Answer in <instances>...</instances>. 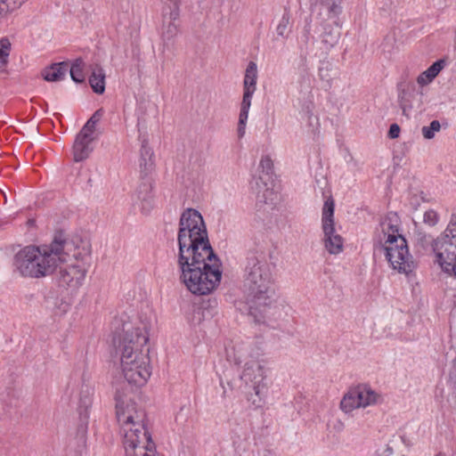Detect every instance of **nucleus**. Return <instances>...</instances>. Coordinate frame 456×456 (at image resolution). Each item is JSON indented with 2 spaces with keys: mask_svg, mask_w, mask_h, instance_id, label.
<instances>
[{
  "mask_svg": "<svg viewBox=\"0 0 456 456\" xmlns=\"http://www.w3.org/2000/svg\"><path fill=\"white\" fill-rule=\"evenodd\" d=\"M88 254L87 239L79 235L65 238L57 233L51 243L28 245L13 257L14 270L22 277L40 279L52 275L67 255L82 257Z\"/></svg>",
  "mask_w": 456,
  "mask_h": 456,
  "instance_id": "nucleus-1",
  "label": "nucleus"
},
{
  "mask_svg": "<svg viewBox=\"0 0 456 456\" xmlns=\"http://www.w3.org/2000/svg\"><path fill=\"white\" fill-rule=\"evenodd\" d=\"M128 390L116 388L117 419L123 434L126 456H159L145 429V413L128 398Z\"/></svg>",
  "mask_w": 456,
  "mask_h": 456,
  "instance_id": "nucleus-2",
  "label": "nucleus"
},
{
  "mask_svg": "<svg viewBox=\"0 0 456 456\" xmlns=\"http://www.w3.org/2000/svg\"><path fill=\"white\" fill-rule=\"evenodd\" d=\"M148 335L144 328L124 329L118 340H114L119 353L120 369L126 381L132 386L142 387L151 377Z\"/></svg>",
  "mask_w": 456,
  "mask_h": 456,
  "instance_id": "nucleus-3",
  "label": "nucleus"
},
{
  "mask_svg": "<svg viewBox=\"0 0 456 456\" xmlns=\"http://www.w3.org/2000/svg\"><path fill=\"white\" fill-rule=\"evenodd\" d=\"M244 287L250 297L249 314L256 322H265L271 314L275 293L272 271L266 261L254 255L247 257Z\"/></svg>",
  "mask_w": 456,
  "mask_h": 456,
  "instance_id": "nucleus-4",
  "label": "nucleus"
},
{
  "mask_svg": "<svg viewBox=\"0 0 456 456\" xmlns=\"http://www.w3.org/2000/svg\"><path fill=\"white\" fill-rule=\"evenodd\" d=\"M177 261L215 256L203 217L195 209L185 210L180 218Z\"/></svg>",
  "mask_w": 456,
  "mask_h": 456,
  "instance_id": "nucleus-5",
  "label": "nucleus"
},
{
  "mask_svg": "<svg viewBox=\"0 0 456 456\" xmlns=\"http://www.w3.org/2000/svg\"><path fill=\"white\" fill-rule=\"evenodd\" d=\"M399 226L400 218L397 214L389 213L380 222L377 239L391 267L408 275L415 269L416 264L409 252L406 240L399 233Z\"/></svg>",
  "mask_w": 456,
  "mask_h": 456,
  "instance_id": "nucleus-6",
  "label": "nucleus"
},
{
  "mask_svg": "<svg viewBox=\"0 0 456 456\" xmlns=\"http://www.w3.org/2000/svg\"><path fill=\"white\" fill-rule=\"evenodd\" d=\"M180 281L192 294L207 295L220 283L222 272L217 256L177 261Z\"/></svg>",
  "mask_w": 456,
  "mask_h": 456,
  "instance_id": "nucleus-7",
  "label": "nucleus"
},
{
  "mask_svg": "<svg viewBox=\"0 0 456 456\" xmlns=\"http://www.w3.org/2000/svg\"><path fill=\"white\" fill-rule=\"evenodd\" d=\"M443 271L456 276V216H452L445 231L432 244Z\"/></svg>",
  "mask_w": 456,
  "mask_h": 456,
  "instance_id": "nucleus-8",
  "label": "nucleus"
},
{
  "mask_svg": "<svg viewBox=\"0 0 456 456\" xmlns=\"http://www.w3.org/2000/svg\"><path fill=\"white\" fill-rule=\"evenodd\" d=\"M88 254L82 257H76L73 255H67L64 260L60 261V265L66 263L67 265L60 267L59 281L61 286L69 288L72 290L77 289L86 279L88 272L89 264L87 258L91 254V244L87 240Z\"/></svg>",
  "mask_w": 456,
  "mask_h": 456,
  "instance_id": "nucleus-9",
  "label": "nucleus"
},
{
  "mask_svg": "<svg viewBox=\"0 0 456 456\" xmlns=\"http://www.w3.org/2000/svg\"><path fill=\"white\" fill-rule=\"evenodd\" d=\"M383 402L381 394L371 388L368 384L351 387L341 399L340 410L349 414L357 409H365Z\"/></svg>",
  "mask_w": 456,
  "mask_h": 456,
  "instance_id": "nucleus-10",
  "label": "nucleus"
},
{
  "mask_svg": "<svg viewBox=\"0 0 456 456\" xmlns=\"http://www.w3.org/2000/svg\"><path fill=\"white\" fill-rule=\"evenodd\" d=\"M240 379L255 392L254 395H251L248 399L254 405L260 407L264 403L267 391L264 382L265 379L264 366L255 359L245 362Z\"/></svg>",
  "mask_w": 456,
  "mask_h": 456,
  "instance_id": "nucleus-11",
  "label": "nucleus"
},
{
  "mask_svg": "<svg viewBox=\"0 0 456 456\" xmlns=\"http://www.w3.org/2000/svg\"><path fill=\"white\" fill-rule=\"evenodd\" d=\"M334 200L331 197L324 202L322 209V229L324 232V244L330 254H338L343 248V239L335 232L334 227Z\"/></svg>",
  "mask_w": 456,
  "mask_h": 456,
  "instance_id": "nucleus-12",
  "label": "nucleus"
},
{
  "mask_svg": "<svg viewBox=\"0 0 456 456\" xmlns=\"http://www.w3.org/2000/svg\"><path fill=\"white\" fill-rule=\"evenodd\" d=\"M273 160L270 157L265 156L261 159L259 167L264 173L256 179V191L257 199L266 205H273L278 200V194L268 186L267 180L273 170Z\"/></svg>",
  "mask_w": 456,
  "mask_h": 456,
  "instance_id": "nucleus-13",
  "label": "nucleus"
},
{
  "mask_svg": "<svg viewBox=\"0 0 456 456\" xmlns=\"http://www.w3.org/2000/svg\"><path fill=\"white\" fill-rule=\"evenodd\" d=\"M423 90L417 89L413 85L403 89L399 94V106L403 115L409 118L412 110L420 109L423 105Z\"/></svg>",
  "mask_w": 456,
  "mask_h": 456,
  "instance_id": "nucleus-14",
  "label": "nucleus"
},
{
  "mask_svg": "<svg viewBox=\"0 0 456 456\" xmlns=\"http://www.w3.org/2000/svg\"><path fill=\"white\" fill-rule=\"evenodd\" d=\"M94 136H88L86 134L79 133L73 145V155L76 162L82 161L88 158L92 149L90 143L94 141Z\"/></svg>",
  "mask_w": 456,
  "mask_h": 456,
  "instance_id": "nucleus-15",
  "label": "nucleus"
},
{
  "mask_svg": "<svg viewBox=\"0 0 456 456\" xmlns=\"http://www.w3.org/2000/svg\"><path fill=\"white\" fill-rule=\"evenodd\" d=\"M69 70L68 62H59L45 68L42 71V76L45 80L49 82H56L64 79Z\"/></svg>",
  "mask_w": 456,
  "mask_h": 456,
  "instance_id": "nucleus-16",
  "label": "nucleus"
},
{
  "mask_svg": "<svg viewBox=\"0 0 456 456\" xmlns=\"http://www.w3.org/2000/svg\"><path fill=\"white\" fill-rule=\"evenodd\" d=\"M446 61L443 59L435 61L428 69L421 72L417 77V83L421 86L430 84L445 67Z\"/></svg>",
  "mask_w": 456,
  "mask_h": 456,
  "instance_id": "nucleus-17",
  "label": "nucleus"
},
{
  "mask_svg": "<svg viewBox=\"0 0 456 456\" xmlns=\"http://www.w3.org/2000/svg\"><path fill=\"white\" fill-rule=\"evenodd\" d=\"M89 83L96 94H102L105 90V73L102 68L96 66L89 77Z\"/></svg>",
  "mask_w": 456,
  "mask_h": 456,
  "instance_id": "nucleus-18",
  "label": "nucleus"
},
{
  "mask_svg": "<svg viewBox=\"0 0 456 456\" xmlns=\"http://www.w3.org/2000/svg\"><path fill=\"white\" fill-rule=\"evenodd\" d=\"M257 77V68L256 64L250 61L247 67L245 77H244V90L255 92L256 83Z\"/></svg>",
  "mask_w": 456,
  "mask_h": 456,
  "instance_id": "nucleus-19",
  "label": "nucleus"
},
{
  "mask_svg": "<svg viewBox=\"0 0 456 456\" xmlns=\"http://www.w3.org/2000/svg\"><path fill=\"white\" fill-rule=\"evenodd\" d=\"M152 155L153 152L150 147L146 145L145 142H142L141 151H140V159L139 165L142 172L147 173L149 172L153 165L152 162Z\"/></svg>",
  "mask_w": 456,
  "mask_h": 456,
  "instance_id": "nucleus-20",
  "label": "nucleus"
},
{
  "mask_svg": "<svg viewBox=\"0 0 456 456\" xmlns=\"http://www.w3.org/2000/svg\"><path fill=\"white\" fill-rule=\"evenodd\" d=\"M178 18L163 17L162 35L167 39L173 38L178 32Z\"/></svg>",
  "mask_w": 456,
  "mask_h": 456,
  "instance_id": "nucleus-21",
  "label": "nucleus"
},
{
  "mask_svg": "<svg viewBox=\"0 0 456 456\" xmlns=\"http://www.w3.org/2000/svg\"><path fill=\"white\" fill-rule=\"evenodd\" d=\"M162 17L179 18L180 0H161Z\"/></svg>",
  "mask_w": 456,
  "mask_h": 456,
  "instance_id": "nucleus-22",
  "label": "nucleus"
},
{
  "mask_svg": "<svg viewBox=\"0 0 456 456\" xmlns=\"http://www.w3.org/2000/svg\"><path fill=\"white\" fill-rule=\"evenodd\" d=\"M11 48L12 44L9 38L2 37L0 39V72L4 70L8 64Z\"/></svg>",
  "mask_w": 456,
  "mask_h": 456,
  "instance_id": "nucleus-23",
  "label": "nucleus"
},
{
  "mask_svg": "<svg viewBox=\"0 0 456 456\" xmlns=\"http://www.w3.org/2000/svg\"><path fill=\"white\" fill-rule=\"evenodd\" d=\"M102 115H103V110L102 109H99L97 110L93 115L92 117L87 120V122L86 123V125L83 126L82 130L80 131V133L82 134H86V135H90V136H93V134L94 133L95 131V128H96V125L98 124V122L101 120V118H102Z\"/></svg>",
  "mask_w": 456,
  "mask_h": 456,
  "instance_id": "nucleus-24",
  "label": "nucleus"
},
{
  "mask_svg": "<svg viewBox=\"0 0 456 456\" xmlns=\"http://www.w3.org/2000/svg\"><path fill=\"white\" fill-rule=\"evenodd\" d=\"M83 68L84 62L81 59H77L71 66L69 65L68 71H69L72 80L76 83H82L85 81Z\"/></svg>",
  "mask_w": 456,
  "mask_h": 456,
  "instance_id": "nucleus-25",
  "label": "nucleus"
},
{
  "mask_svg": "<svg viewBox=\"0 0 456 456\" xmlns=\"http://www.w3.org/2000/svg\"><path fill=\"white\" fill-rule=\"evenodd\" d=\"M251 355L248 353V348L243 345H237L232 348V353H228V357L232 359L235 363L240 364L248 356Z\"/></svg>",
  "mask_w": 456,
  "mask_h": 456,
  "instance_id": "nucleus-26",
  "label": "nucleus"
},
{
  "mask_svg": "<svg viewBox=\"0 0 456 456\" xmlns=\"http://www.w3.org/2000/svg\"><path fill=\"white\" fill-rule=\"evenodd\" d=\"M28 0H0V16L20 8Z\"/></svg>",
  "mask_w": 456,
  "mask_h": 456,
  "instance_id": "nucleus-27",
  "label": "nucleus"
},
{
  "mask_svg": "<svg viewBox=\"0 0 456 456\" xmlns=\"http://www.w3.org/2000/svg\"><path fill=\"white\" fill-rule=\"evenodd\" d=\"M28 0H0V16L20 8Z\"/></svg>",
  "mask_w": 456,
  "mask_h": 456,
  "instance_id": "nucleus-28",
  "label": "nucleus"
},
{
  "mask_svg": "<svg viewBox=\"0 0 456 456\" xmlns=\"http://www.w3.org/2000/svg\"><path fill=\"white\" fill-rule=\"evenodd\" d=\"M253 94H254V92H251L249 90H248V91L244 90L243 99H242V102H241V109H240V117H241V123H243L244 119H248V110L251 105V97H252Z\"/></svg>",
  "mask_w": 456,
  "mask_h": 456,
  "instance_id": "nucleus-29",
  "label": "nucleus"
},
{
  "mask_svg": "<svg viewBox=\"0 0 456 456\" xmlns=\"http://www.w3.org/2000/svg\"><path fill=\"white\" fill-rule=\"evenodd\" d=\"M440 129V122L438 120H433L428 126H424L421 128V133L425 139L430 140L435 137L436 133L439 132Z\"/></svg>",
  "mask_w": 456,
  "mask_h": 456,
  "instance_id": "nucleus-30",
  "label": "nucleus"
},
{
  "mask_svg": "<svg viewBox=\"0 0 456 456\" xmlns=\"http://www.w3.org/2000/svg\"><path fill=\"white\" fill-rule=\"evenodd\" d=\"M321 4L333 15L340 12L341 0H321Z\"/></svg>",
  "mask_w": 456,
  "mask_h": 456,
  "instance_id": "nucleus-31",
  "label": "nucleus"
},
{
  "mask_svg": "<svg viewBox=\"0 0 456 456\" xmlns=\"http://www.w3.org/2000/svg\"><path fill=\"white\" fill-rule=\"evenodd\" d=\"M91 395H92V388L88 386H86L82 388L80 393V404L84 406L86 409L91 405Z\"/></svg>",
  "mask_w": 456,
  "mask_h": 456,
  "instance_id": "nucleus-32",
  "label": "nucleus"
},
{
  "mask_svg": "<svg viewBox=\"0 0 456 456\" xmlns=\"http://www.w3.org/2000/svg\"><path fill=\"white\" fill-rule=\"evenodd\" d=\"M289 24V16L284 14L281 17L279 24L277 25V28H276L277 34L281 37H284L288 32Z\"/></svg>",
  "mask_w": 456,
  "mask_h": 456,
  "instance_id": "nucleus-33",
  "label": "nucleus"
},
{
  "mask_svg": "<svg viewBox=\"0 0 456 456\" xmlns=\"http://www.w3.org/2000/svg\"><path fill=\"white\" fill-rule=\"evenodd\" d=\"M423 221L427 224L434 226L438 221V215L435 210L429 209L424 213Z\"/></svg>",
  "mask_w": 456,
  "mask_h": 456,
  "instance_id": "nucleus-34",
  "label": "nucleus"
},
{
  "mask_svg": "<svg viewBox=\"0 0 456 456\" xmlns=\"http://www.w3.org/2000/svg\"><path fill=\"white\" fill-rule=\"evenodd\" d=\"M338 40V34L332 30L325 32L322 37V42L327 44L329 46H333Z\"/></svg>",
  "mask_w": 456,
  "mask_h": 456,
  "instance_id": "nucleus-35",
  "label": "nucleus"
},
{
  "mask_svg": "<svg viewBox=\"0 0 456 456\" xmlns=\"http://www.w3.org/2000/svg\"><path fill=\"white\" fill-rule=\"evenodd\" d=\"M400 126L397 124H392L388 131V136L392 139H395L400 134Z\"/></svg>",
  "mask_w": 456,
  "mask_h": 456,
  "instance_id": "nucleus-36",
  "label": "nucleus"
},
{
  "mask_svg": "<svg viewBox=\"0 0 456 456\" xmlns=\"http://www.w3.org/2000/svg\"><path fill=\"white\" fill-rule=\"evenodd\" d=\"M246 123H247V119H244L243 123H241V117L239 118L238 134L240 137H242L245 134Z\"/></svg>",
  "mask_w": 456,
  "mask_h": 456,
  "instance_id": "nucleus-37",
  "label": "nucleus"
}]
</instances>
